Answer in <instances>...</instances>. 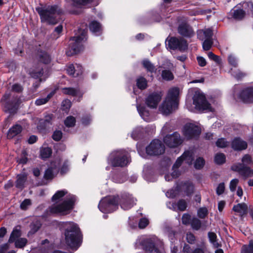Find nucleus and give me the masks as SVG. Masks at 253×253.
<instances>
[{
	"label": "nucleus",
	"instance_id": "nucleus-8",
	"mask_svg": "<svg viewBox=\"0 0 253 253\" xmlns=\"http://www.w3.org/2000/svg\"><path fill=\"white\" fill-rule=\"evenodd\" d=\"M194 93L193 97V104L195 108L199 111H206L212 112L213 111L211 104L206 100L205 95L198 89H193L191 90Z\"/></svg>",
	"mask_w": 253,
	"mask_h": 253
},
{
	"label": "nucleus",
	"instance_id": "nucleus-40",
	"mask_svg": "<svg viewBox=\"0 0 253 253\" xmlns=\"http://www.w3.org/2000/svg\"><path fill=\"white\" fill-rule=\"evenodd\" d=\"M241 253H253V241L248 246H243Z\"/></svg>",
	"mask_w": 253,
	"mask_h": 253
},
{
	"label": "nucleus",
	"instance_id": "nucleus-14",
	"mask_svg": "<svg viewBox=\"0 0 253 253\" xmlns=\"http://www.w3.org/2000/svg\"><path fill=\"white\" fill-rule=\"evenodd\" d=\"M146 151L149 155H161L165 151V146L162 144L161 141L155 139L146 147Z\"/></svg>",
	"mask_w": 253,
	"mask_h": 253
},
{
	"label": "nucleus",
	"instance_id": "nucleus-39",
	"mask_svg": "<svg viewBox=\"0 0 253 253\" xmlns=\"http://www.w3.org/2000/svg\"><path fill=\"white\" fill-rule=\"evenodd\" d=\"M162 77L165 80L169 81L173 79V75L170 70H164L162 72Z\"/></svg>",
	"mask_w": 253,
	"mask_h": 253
},
{
	"label": "nucleus",
	"instance_id": "nucleus-35",
	"mask_svg": "<svg viewBox=\"0 0 253 253\" xmlns=\"http://www.w3.org/2000/svg\"><path fill=\"white\" fill-rule=\"evenodd\" d=\"M55 90L51 91L47 97L44 98H39L36 100L35 104L37 105L40 106L45 104L53 95L55 94Z\"/></svg>",
	"mask_w": 253,
	"mask_h": 253
},
{
	"label": "nucleus",
	"instance_id": "nucleus-23",
	"mask_svg": "<svg viewBox=\"0 0 253 253\" xmlns=\"http://www.w3.org/2000/svg\"><path fill=\"white\" fill-rule=\"evenodd\" d=\"M197 35L198 38L202 41L207 39H212V31L210 28L199 30Z\"/></svg>",
	"mask_w": 253,
	"mask_h": 253
},
{
	"label": "nucleus",
	"instance_id": "nucleus-36",
	"mask_svg": "<svg viewBox=\"0 0 253 253\" xmlns=\"http://www.w3.org/2000/svg\"><path fill=\"white\" fill-rule=\"evenodd\" d=\"M52 154V150L50 148L42 147L41 149V156L42 159H47L49 158Z\"/></svg>",
	"mask_w": 253,
	"mask_h": 253
},
{
	"label": "nucleus",
	"instance_id": "nucleus-52",
	"mask_svg": "<svg viewBox=\"0 0 253 253\" xmlns=\"http://www.w3.org/2000/svg\"><path fill=\"white\" fill-rule=\"evenodd\" d=\"M208 211L206 208H201L198 211V216L201 218H205L208 214Z\"/></svg>",
	"mask_w": 253,
	"mask_h": 253
},
{
	"label": "nucleus",
	"instance_id": "nucleus-13",
	"mask_svg": "<svg viewBox=\"0 0 253 253\" xmlns=\"http://www.w3.org/2000/svg\"><path fill=\"white\" fill-rule=\"evenodd\" d=\"M182 131L185 137L189 139L198 137L201 131L198 126L189 123L184 126Z\"/></svg>",
	"mask_w": 253,
	"mask_h": 253
},
{
	"label": "nucleus",
	"instance_id": "nucleus-60",
	"mask_svg": "<svg viewBox=\"0 0 253 253\" xmlns=\"http://www.w3.org/2000/svg\"><path fill=\"white\" fill-rule=\"evenodd\" d=\"M149 221L147 218H143L140 220L139 227L140 228H144L148 224Z\"/></svg>",
	"mask_w": 253,
	"mask_h": 253
},
{
	"label": "nucleus",
	"instance_id": "nucleus-57",
	"mask_svg": "<svg viewBox=\"0 0 253 253\" xmlns=\"http://www.w3.org/2000/svg\"><path fill=\"white\" fill-rule=\"evenodd\" d=\"M142 131V128L141 127H137L133 130L131 133V137L134 139H137L139 134Z\"/></svg>",
	"mask_w": 253,
	"mask_h": 253
},
{
	"label": "nucleus",
	"instance_id": "nucleus-64",
	"mask_svg": "<svg viewBox=\"0 0 253 253\" xmlns=\"http://www.w3.org/2000/svg\"><path fill=\"white\" fill-rule=\"evenodd\" d=\"M232 75L237 79H240L245 76V74L239 70L236 71L232 73Z\"/></svg>",
	"mask_w": 253,
	"mask_h": 253
},
{
	"label": "nucleus",
	"instance_id": "nucleus-44",
	"mask_svg": "<svg viewBox=\"0 0 253 253\" xmlns=\"http://www.w3.org/2000/svg\"><path fill=\"white\" fill-rule=\"evenodd\" d=\"M205 163L204 159L202 157H199L194 163V167L196 169H201L203 167Z\"/></svg>",
	"mask_w": 253,
	"mask_h": 253
},
{
	"label": "nucleus",
	"instance_id": "nucleus-47",
	"mask_svg": "<svg viewBox=\"0 0 253 253\" xmlns=\"http://www.w3.org/2000/svg\"><path fill=\"white\" fill-rule=\"evenodd\" d=\"M93 0H72L74 4L77 6H81L90 3Z\"/></svg>",
	"mask_w": 253,
	"mask_h": 253
},
{
	"label": "nucleus",
	"instance_id": "nucleus-29",
	"mask_svg": "<svg viewBox=\"0 0 253 253\" xmlns=\"http://www.w3.org/2000/svg\"><path fill=\"white\" fill-rule=\"evenodd\" d=\"M58 166L52 164V166L46 169L44 173V177L46 179H51L53 177L54 173L58 171Z\"/></svg>",
	"mask_w": 253,
	"mask_h": 253
},
{
	"label": "nucleus",
	"instance_id": "nucleus-6",
	"mask_svg": "<svg viewBox=\"0 0 253 253\" xmlns=\"http://www.w3.org/2000/svg\"><path fill=\"white\" fill-rule=\"evenodd\" d=\"M108 161L114 167H125L130 162L129 155L125 150L114 151L110 154Z\"/></svg>",
	"mask_w": 253,
	"mask_h": 253
},
{
	"label": "nucleus",
	"instance_id": "nucleus-43",
	"mask_svg": "<svg viewBox=\"0 0 253 253\" xmlns=\"http://www.w3.org/2000/svg\"><path fill=\"white\" fill-rule=\"evenodd\" d=\"M40 60L44 64H47L50 61V57L46 52H42L40 55Z\"/></svg>",
	"mask_w": 253,
	"mask_h": 253
},
{
	"label": "nucleus",
	"instance_id": "nucleus-56",
	"mask_svg": "<svg viewBox=\"0 0 253 253\" xmlns=\"http://www.w3.org/2000/svg\"><path fill=\"white\" fill-rule=\"evenodd\" d=\"M228 59V62L231 65L234 67H236L238 64L237 60L233 55H229Z\"/></svg>",
	"mask_w": 253,
	"mask_h": 253
},
{
	"label": "nucleus",
	"instance_id": "nucleus-32",
	"mask_svg": "<svg viewBox=\"0 0 253 253\" xmlns=\"http://www.w3.org/2000/svg\"><path fill=\"white\" fill-rule=\"evenodd\" d=\"M27 179V175L25 174H21L17 176V179L16 182V186L19 189H23L24 186V183Z\"/></svg>",
	"mask_w": 253,
	"mask_h": 253
},
{
	"label": "nucleus",
	"instance_id": "nucleus-12",
	"mask_svg": "<svg viewBox=\"0 0 253 253\" xmlns=\"http://www.w3.org/2000/svg\"><path fill=\"white\" fill-rule=\"evenodd\" d=\"M163 140L165 144L168 147L175 148L181 145L183 143L184 139L179 133L175 132L171 134L165 136Z\"/></svg>",
	"mask_w": 253,
	"mask_h": 253
},
{
	"label": "nucleus",
	"instance_id": "nucleus-27",
	"mask_svg": "<svg viewBox=\"0 0 253 253\" xmlns=\"http://www.w3.org/2000/svg\"><path fill=\"white\" fill-rule=\"evenodd\" d=\"M89 29L93 33L99 35L102 31V27L99 23L93 21L89 24Z\"/></svg>",
	"mask_w": 253,
	"mask_h": 253
},
{
	"label": "nucleus",
	"instance_id": "nucleus-50",
	"mask_svg": "<svg viewBox=\"0 0 253 253\" xmlns=\"http://www.w3.org/2000/svg\"><path fill=\"white\" fill-rule=\"evenodd\" d=\"M208 56L210 59L214 61L218 64L219 65L221 64V60L219 56L213 54L212 52H209L208 53Z\"/></svg>",
	"mask_w": 253,
	"mask_h": 253
},
{
	"label": "nucleus",
	"instance_id": "nucleus-5",
	"mask_svg": "<svg viewBox=\"0 0 253 253\" xmlns=\"http://www.w3.org/2000/svg\"><path fill=\"white\" fill-rule=\"evenodd\" d=\"M194 153L192 150L185 151L183 155L179 157L175 164L173 166V172L170 175L167 174L165 175V179L167 181H170L173 178L177 177L180 175V172L177 169L181 166L183 162H185L188 165H191L193 160Z\"/></svg>",
	"mask_w": 253,
	"mask_h": 253
},
{
	"label": "nucleus",
	"instance_id": "nucleus-20",
	"mask_svg": "<svg viewBox=\"0 0 253 253\" xmlns=\"http://www.w3.org/2000/svg\"><path fill=\"white\" fill-rule=\"evenodd\" d=\"M207 250V247L204 243H201L200 245L193 251H191L188 245H185L183 248L184 253H205Z\"/></svg>",
	"mask_w": 253,
	"mask_h": 253
},
{
	"label": "nucleus",
	"instance_id": "nucleus-45",
	"mask_svg": "<svg viewBox=\"0 0 253 253\" xmlns=\"http://www.w3.org/2000/svg\"><path fill=\"white\" fill-rule=\"evenodd\" d=\"M143 65L147 70L150 72H153L155 71V67L154 65L148 60H144L143 61Z\"/></svg>",
	"mask_w": 253,
	"mask_h": 253
},
{
	"label": "nucleus",
	"instance_id": "nucleus-9",
	"mask_svg": "<svg viewBox=\"0 0 253 253\" xmlns=\"http://www.w3.org/2000/svg\"><path fill=\"white\" fill-rule=\"evenodd\" d=\"M119 199L118 196H114L104 197L100 201L98 208L102 212H111L118 209Z\"/></svg>",
	"mask_w": 253,
	"mask_h": 253
},
{
	"label": "nucleus",
	"instance_id": "nucleus-33",
	"mask_svg": "<svg viewBox=\"0 0 253 253\" xmlns=\"http://www.w3.org/2000/svg\"><path fill=\"white\" fill-rule=\"evenodd\" d=\"M231 13L234 18L238 20L242 19L245 15V12L241 9H233Z\"/></svg>",
	"mask_w": 253,
	"mask_h": 253
},
{
	"label": "nucleus",
	"instance_id": "nucleus-11",
	"mask_svg": "<svg viewBox=\"0 0 253 253\" xmlns=\"http://www.w3.org/2000/svg\"><path fill=\"white\" fill-rule=\"evenodd\" d=\"M166 43L167 48L173 50L178 49L180 51H184L188 47L186 41L182 38L175 37L168 38Z\"/></svg>",
	"mask_w": 253,
	"mask_h": 253
},
{
	"label": "nucleus",
	"instance_id": "nucleus-21",
	"mask_svg": "<svg viewBox=\"0 0 253 253\" xmlns=\"http://www.w3.org/2000/svg\"><path fill=\"white\" fill-rule=\"evenodd\" d=\"M137 110L141 117L146 122H150L152 118L150 113L146 107L143 105H137Z\"/></svg>",
	"mask_w": 253,
	"mask_h": 253
},
{
	"label": "nucleus",
	"instance_id": "nucleus-31",
	"mask_svg": "<svg viewBox=\"0 0 253 253\" xmlns=\"http://www.w3.org/2000/svg\"><path fill=\"white\" fill-rule=\"evenodd\" d=\"M208 238L210 243L212 244L213 248H218L220 247V244L217 241V236L215 233L211 232H209Z\"/></svg>",
	"mask_w": 253,
	"mask_h": 253
},
{
	"label": "nucleus",
	"instance_id": "nucleus-42",
	"mask_svg": "<svg viewBox=\"0 0 253 253\" xmlns=\"http://www.w3.org/2000/svg\"><path fill=\"white\" fill-rule=\"evenodd\" d=\"M214 161L217 164H222L225 162V156L222 153L217 154L214 157Z\"/></svg>",
	"mask_w": 253,
	"mask_h": 253
},
{
	"label": "nucleus",
	"instance_id": "nucleus-61",
	"mask_svg": "<svg viewBox=\"0 0 253 253\" xmlns=\"http://www.w3.org/2000/svg\"><path fill=\"white\" fill-rule=\"evenodd\" d=\"M31 201L29 199H25L20 205V207L22 210H26L28 207L31 205Z\"/></svg>",
	"mask_w": 253,
	"mask_h": 253
},
{
	"label": "nucleus",
	"instance_id": "nucleus-53",
	"mask_svg": "<svg viewBox=\"0 0 253 253\" xmlns=\"http://www.w3.org/2000/svg\"><path fill=\"white\" fill-rule=\"evenodd\" d=\"M177 207L179 210L184 211L187 207V204L184 200H181L177 202Z\"/></svg>",
	"mask_w": 253,
	"mask_h": 253
},
{
	"label": "nucleus",
	"instance_id": "nucleus-49",
	"mask_svg": "<svg viewBox=\"0 0 253 253\" xmlns=\"http://www.w3.org/2000/svg\"><path fill=\"white\" fill-rule=\"evenodd\" d=\"M205 41L203 43V49L205 50H209L213 43L212 39H204Z\"/></svg>",
	"mask_w": 253,
	"mask_h": 253
},
{
	"label": "nucleus",
	"instance_id": "nucleus-37",
	"mask_svg": "<svg viewBox=\"0 0 253 253\" xmlns=\"http://www.w3.org/2000/svg\"><path fill=\"white\" fill-rule=\"evenodd\" d=\"M136 84L139 88L144 89L147 87V82L144 78L140 77L137 79Z\"/></svg>",
	"mask_w": 253,
	"mask_h": 253
},
{
	"label": "nucleus",
	"instance_id": "nucleus-10",
	"mask_svg": "<svg viewBox=\"0 0 253 253\" xmlns=\"http://www.w3.org/2000/svg\"><path fill=\"white\" fill-rule=\"evenodd\" d=\"M86 31L83 30L82 31L81 35L72 38L70 40V49L66 52L68 56L76 54L83 49V42L86 40Z\"/></svg>",
	"mask_w": 253,
	"mask_h": 253
},
{
	"label": "nucleus",
	"instance_id": "nucleus-18",
	"mask_svg": "<svg viewBox=\"0 0 253 253\" xmlns=\"http://www.w3.org/2000/svg\"><path fill=\"white\" fill-rule=\"evenodd\" d=\"M240 97L244 102H253V87L245 88L241 93Z\"/></svg>",
	"mask_w": 253,
	"mask_h": 253
},
{
	"label": "nucleus",
	"instance_id": "nucleus-34",
	"mask_svg": "<svg viewBox=\"0 0 253 253\" xmlns=\"http://www.w3.org/2000/svg\"><path fill=\"white\" fill-rule=\"evenodd\" d=\"M31 76L34 78H39L40 81L44 80L47 77V74H44L43 71H33L31 73Z\"/></svg>",
	"mask_w": 253,
	"mask_h": 253
},
{
	"label": "nucleus",
	"instance_id": "nucleus-25",
	"mask_svg": "<svg viewBox=\"0 0 253 253\" xmlns=\"http://www.w3.org/2000/svg\"><path fill=\"white\" fill-rule=\"evenodd\" d=\"M248 207L245 203L238 204L233 207V211L238 213L241 216L247 213Z\"/></svg>",
	"mask_w": 253,
	"mask_h": 253
},
{
	"label": "nucleus",
	"instance_id": "nucleus-19",
	"mask_svg": "<svg viewBox=\"0 0 253 253\" xmlns=\"http://www.w3.org/2000/svg\"><path fill=\"white\" fill-rule=\"evenodd\" d=\"M178 32L181 35L190 37L193 35V31L191 27L186 23H182L179 25L178 28Z\"/></svg>",
	"mask_w": 253,
	"mask_h": 253
},
{
	"label": "nucleus",
	"instance_id": "nucleus-62",
	"mask_svg": "<svg viewBox=\"0 0 253 253\" xmlns=\"http://www.w3.org/2000/svg\"><path fill=\"white\" fill-rule=\"evenodd\" d=\"M62 135V133L61 131L57 130L54 131L52 135V138L54 140L58 141L61 138Z\"/></svg>",
	"mask_w": 253,
	"mask_h": 253
},
{
	"label": "nucleus",
	"instance_id": "nucleus-24",
	"mask_svg": "<svg viewBox=\"0 0 253 253\" xmlns=\"http://www.w3.org/2000/svg\"><path fill=\"white\" fill-rule=\"evenodd\" d=\"M232 148L237 150H242L247 148V143L240 138H235L232 143Z\"/></svg>",
	"mask_w": 253,
	"mask_h": 253
},
{
	"label": "nucleus",
	"instance_id": "nucleus-15",
	"mask_svg": "<svg viewBox=\"0 0 253 253\" xmlns=\"http://www.w3.org/2000/svg\"><path fill=\"white\" fill-rule=\"evenodd\" d=\"M182 189L185 191L187 195L193 193L194 186L191 182H187L175 189L169 190L166 193V196L169 198H175L179 193V190Z\"/></svg>",
	"mask_w": 253,
	"mask_h": 253
},
{
	"label": "nucleus",
	"instance_id": "nucleus-1",
	"mask_svg": "<svg viewBox=\"0 0 253 253\" xmlns=\"http://www.w3.org/2000/svg\"><path fill=\"white\" fill-rule=\"evenodd\" d=\"M68 192L66 190H59L52 196V200L55 202L49 208V211L51 213L60 214L65 215L69 213L73 209V205L75 201V197L73 195H68L65 200L62 203H60L62 198L67 195Z\"/></svg>",
	"mask_w": 253,
	"mask_h": 253
},
{
	"label": "nucleus",
	"instance_id": "nucleus-38",
	"mask_svg": "<svg viewBox=\"0 0 253 253\" xmlns=\"http://www.w3.org/2000/svg\"><path fill=\"white\" fill-rule=\"evenodd\" d=\"M21 235L20 230L17 227L14 228L11 234L10 237L9 239V242H14L16 239L18 238Z\"/></svg>",
	"mask_w": 253,
	"mask_h": 253
},
{
	"label": "nucleus",
	"instance_id": "nucleus-2",
	"mask_svg": "<svg viewBox=\"0 0 253 253\" xmlns=\"http://www.w3.org/2000/svg\"><path fill=\"white\" fill-rule=\"evenodd\" d=\"M179 90L177 87L170 88L165 100L159 106V111L163 115L171 114L178 108Z\"/></svg>",
	"mask_w": 253,
	"mask_h": 253
},
{
	"label": "nucleus",
	"instance_id": "nucleus-41",
	"mask_svg": "<svg viewBox=\"0 0 253 253\" xmlns=\"http://www.w3.org/2000/svg\"><path fill=\"white\" fill-rule=\"evenodd\" d=\"M191 224L192 227L196 230L200 229L201 227V221L197 218H193L191 221Z\"/></svg>",
	"mask_w": 253,
	"mask_h": 253
},
{
	"label": "nucleus",
	"instance_id": "nucleus-4",
	"mask_svg": "<svg viewBox=\"0 0 253 253\" xmlns=\"http://www.w3.org/2000/svg\"><path fill=\"white\" fill-rule=\"evenodd\" d=\"M42 22L54 25L58 22L57 15L59 14L56 5H41L36 7Z\"/></svg>",
	"mask_w": 253,
	"mask_h": 253
},
{
	"label": "nucleus",
	"instance_id": "nucleus-58",
	"mask_svg": "<svg viewBox=\"0 0 253 253\" xmlns=\"http://www.w3.org/2000/svg\"><path fill=\"white\" fill-rule=\"evenodd\" d=\"M75 65H69L67 68V72L70 75L75 77Z\"/></svg>",
	"mask_w": 253,
	"mask_h": 253
},
{
	"label": "nucleus",
	"instance_id": "nucleus-26",
	"mask_svg": "<svg viewBox=\"0 0 253 253\" xmlns=\"http://www.w3.org/2000/svg\"><path fill=\"white\" fill-rule=\"evenodd\" d=\"M22 131V127L18 125H15L9 129L7 133V137L8 138H12L15 136Z\"/></svg>",
	"mask_w": 253,
	"mask_h": 253
},
{
	"label": "nucleus",
	"instance_id": "nucleus-3",
	"mask_svg": "<svg viewBox=\"0 0 253 253\" xmlns=\"http://www.w3.org/2000/svg\"><path fill=\"white\" fill-rule=\"evenodd\" d=\"M65 236L67 245L71 249L77 250L81 244L79 228L73 222H66Z\"/></svg>",
	"mask_w": 253,
	"mask_h": 253
},
{
	"label": "nucleus",
	"instance_id": "nucleus-17",
	"mask_svg": "<svg viewBox=\"0 0 253 253\" xmlns=\"http://www.w3.org/2000/svg\"><path fill=\"white\" fill-rule=\"evenodd\" d=\"M162 99V96L159 93H153L149 94L145 100L146 105L152 109L156 108L158 103Z\"/></svg>",
	"mask_w": 253,
	"mask_h": 253
},
{
	"label": "nucleus",
	"instance_id": "nucleus-16",
	"mask_svg": "<svg viewBox=\"0 0 253 253\" xmlns=\"http://www.w3.org/2000/svg\"><path fill=\"white\" fill-rule=\"evenodd\" d=\"M119 200L121 207L124 210L130 209L135 204L136 202V200L129 194L123 195Z\"/></svg>",
	"mask_w": 253,
	"mask_h": 253
},
{
	"label": "nucleus",
	"instance_id": "nucleus-63",
	"mask_svg": "<svg viewBox=\"0 0 253 253\" xmlns=\"http://www.w3.org/2000/svg\"><path fill=\"white\" fill-rule=\"evenodd\" d=\"M191 217L188 214H184L182 217V221L184 224H188L190 223Z\"/></svg>",
	"mask_w": 253,
	"mask_h": 253
},
{
	"label": "nucleus",
	"instance_id": "nucleus-46",
	"mask_svg": "<svg viewBox=\"0 0 253 253\" xmlns=\"http://www.w3.org/2000/svg\"><path fill=\"white\" fill-rule=\"evenodd\" d=\"M15 241L16 247L19 248H23L27 243V240L26 238H20Z\"/></svg>",
	"mask_w": 253,
	"mask_h": 253
},
{
	"label": "nucleus",
	"instance_id": "nucleus-28",
	"mask_svg": "<svg viewBox=\"0 0 253 253\" xmlns=\"http://www.w3.org/2000/svg\"><path fill=\"white\" fill-rule=\"evenodd\" d=\"M52 115H49L45 117V119H41L39 121L38 127L39 129L45 128L51 125Z\"/></svg>",
	"mask_w": 253,
	"mask_h": 253
},
{
	"label": "nucleus",
	"instance_id": "nucleus-48",
	"mask_svg": "<svg viewBox=\"0 0 253 253\" xmlns=\"http://www.w3.org/2000/svg\"><path fill=\"white\" fill-rule=\"evenodd\" d=\"M75 118L72 116H69L65 120L64 123L67 126L71 127L75 125Z\"/></svg>",
	"mask_w": 253,
	"mask_h": 253
},
{
	"label": "nucleus",
	"instance_id": "nucleus-59",
	"mask_svg": "<svg viewBox=\"0 0 253 253\" xmlns=\"http://www.w3.org/2000/svg\"><path fill=\"white\" fill-rule=\"evenodd\" d=\"M239 182V180L237 179H232L230 183V189L231 191H234L236 187Z\"/></svg>",
	"mask_w": 253,
	"mask_h": 253
},
{
	"label": "nucleus",
	"instance_id": "nucleus-54",
	"mask_svg": "<svg viewBox=\"0 0 253 253\" xmlns=\"http://www.w3.org/2000/svg\"><path fill=\"white\" fill-rule=\"evenodd\" d=\"M71 106V102L68 99L64 100L62 103V109L66 111L69 109Z\"/></svg>",
	"mask_w": 253,
	"mask_h": 253
},
{
	"label": "nucleus",
	"instance_id": "nucleus-51",
	"mask_svg": "<svg viewBox=\"0 0 253 253\" xmlns=\"http://www.w3.org/2000/svg\"><path fill=\"white\" fill-rule=\"evenodd\" d=\"M216 146L219 148H225L229 145V142L224 138H220L216 142Z\"/></svg>",
	"mask_w": 253,
	"mask_h": 253
},
{
	"label": "nucleus",
	"instance_id": "nucleus-30",
	"mask_svg": "<svg viewBox=\"0 0 253 253\" xmlns=\"http://www.w3.org/2000/svg\"><path fill=\"white\" fill-rule=\"evenodd\" d=\"M62 92L64 94H69L72 96H79V97H82L83 95L80 90L71 87L64 88L62 89Z\"/></svg>",
	"mask_w": 253,
	"mask_h": 253
},
{
	"label": "nucleus",
	"instance_id": "nucleus-55",
	"mask_svg": "<svg viewBox=\"0 0 253 253\" xmlns=\"http://www.w3.org/2000/svg\"><path fill=\"white\" fill-rule=\"evenodd\" d=\"M225 190V184L223 182L220 183L217 186L216 189V193L218 195L223 194Z\"/></svg>",
	"mask_w": 253,
	"mask_h": 253
},
{
	"label": "nucleus",
	"instance_id": "nucleus-7",
	"mask_svg": "<svg viewBox=\"0 0 253 253\" xmlns=\"http://www.w3.org/2000/svg\"><path fill=\"white\" fill-rule=\"evenodd\" d=\"M242 164H237L233 165L232 170L238 172L239 174L246 178L253 176V170L246 165H251L253 164L251 157L249 155H245L242 159Z\"/></svg>",
	"mask_w": 253,
	"mask_h": 253
},
{
	"label": "nucleus",
	"instance_id": "nucleus-22",
	"mask_svg": "<svg viewBox=\"0 0 253 253\" xmlns=\"http://www.w3.org/2000/svg\"><path fill=\"white\" fill-rule=\"evenodd\" d=\"M143 244L146 251L149 252L150 253H160L159 250L155 247L154 241L152 238L146 239L144 241Z\"/></svg>",
	"mask_w": 253,
	"mask_h": 253
}]
</instances>
